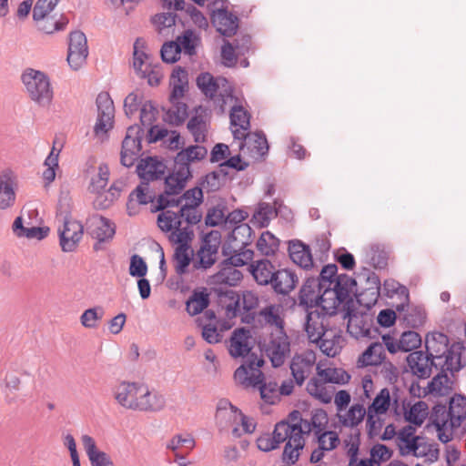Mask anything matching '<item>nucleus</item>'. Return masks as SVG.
I'll return each instance as SVG.
<instances>
[{
    "mask_svg": "<svg viewBox=\"0 0 466 466\" xmlns=\"http://www.w3.org/2000/svg\"><path fill=\"white\" fill-rule=\"evenodd\" d=\"M449 343L448 336L442 332L429 333L425 339L424 352L441 362V371L428 382V392L435 396L449 395L452 391V381L447 371L453 374L464 367L461 352L455 351L454 345L449 347Z\"/></svg>",
    "mask_w": 466,
    "mask_h": 466,
    "instance_id": "nucleus-1",
    "label": "nucleus"
},
{
    "mask_svg": "<svg viewBox=\"0 0 466 466\" xmlns=\"http://www.w3.org/2000/svg\"><path fill=\"white\" fill-rule=\"evenodd\" d=\"M56 219L63 225L62 228H58L60 247L64 252H73L82 239L84 227L79 221L72 219L66 198L59 199Z\"/></svg>",
    "mask_w": 466,
    "mask_h": 466,
    "instance_id": "nucleus-2",
    "label": "nucleus"
},
{
    "mask_svg": "<svg viewBox=\"0 0 466 466\" xmlns=\"http://www.w3.org/2000/svg\"><path fill=\"white\" fill-rule=\"evenodd\" d=\"M324 321L325 316L318 309L309 311L306 316L305 330L310 342L317 344L325 355L334 357L338 353L336 345L339 343L340 336L332 334L331 339H325L327 326Z\"/></svg>",
    "mask_w": 466,
    "mask_h": 466,
    "instance_id": "nucleus-3",
    "label": "nucleus"
},
{
    "mask_svg": "<svg viewBox=\"0 0 466 466\" xmlns=\"http://www.w3.org/2000/svg\"><path fill=\"white\" fill-rule=\"evenodd\" d=\"M30 98L40 106H47L53 99L49 77L39 70L26 69L21 76Z\"/></svg>",
    "mask_w": 466,
    "mask_h": 466,
    "instance_id": "nucleus-4",
    "label": "nucleus"
},
{
    "mask_svg": "<svg viewBox=\"0 0 466 466\" xmlns=\"http://www.w3.org/2000/svg\"><path fill=\"white\" fill-rule=\"evenodd\" d=\"M147 395V386L140 382L122 381L115 390L114 397L117 403L125 409L139 410L147 409L146 401L140 398Z\"/></svg>",
    "mask_w": 466,
    "mask_h": 466,
    "instance_id": "nucleus-5",
    "label": "nucleus"
},
{
    "mask_svg": "<svg viewBox=\"0 0 466 466\" xmlns=\"http://www.w3.org/2000/svg\"><path fill=\"white\" fill-rule=\"evenodd\" d=\"M263 350L268 357L273 368L281 367L290 354V341L285 330H275L270 333L268 341L264 343Z\"/></svg>",
    "mask_w": 466,
    "mask_h": 466,
    "instance_id": "nucleus-6",
    "label": "nucleus"
},
{
    "mask_svg": "<svg viewBox=\"0 0 466 466\" xmlns=\"http://www.w3.org/2000/svg\"><path fill=\"white\" fill-rule=\"evenodd\" d=\"M88 46L86 35L80 30L72 31L68 35L67 63L73 70H78L86 63Z\"/></svg>",
    "mask_w": 466,
    "mask_h": 466,
    "instance_id": "nucleus-7",
    "label": "nucleus"
},
{
    "mask_svg": "<svg viewBox=\"0 0 466 466\" xmlns=\"http://www.w3.org/2000/svg\"><path fill=\"white\" fill-rule=\"evenodd\" d=\"M407 366L411 374L420 380L431 377L432 368L441 370V362L435 361L423 350H414L406 357Z\"/></svg>",
    "mask_w": 466,
    "mask_h": 466,
    "instance_id": "nucleus-8",
    "label": "nucleus"
},
{
    "mask_svg": "<svg viewBox=\"0 0 466 466\" xmlns=\"http://www.w3.org/2000/svg\"><path fill=\"white\" fill-rule=\"evenodd\" d=\"M211 23L216 30L225 37H231L237 34L238 29V17L226 10L225 6L211 9Z\"/></svg>",
    "mask_w": 466,
    "mask_h": 466,
    "instance_id": "nucleus-9",
    "label": "nucleus"
},
{
    "mask_svg": "<svg viewBox=\"0 0 466 466\" xmlns=\"http://www.w3.org/2000/svg\"><path fill=\"white\" fill-rule=\"evenodd\" d=\"M97 120L94 127L96 135L106 133L113 127L115 107L108 93H100L96 97Z\"/></svg>",
    "mask_w": 466,
    "mask_h": 466,
    "instance_id": "nucleus-10",
    "label": "nucleus"
},
{
    "mask_svg": "<svg viewBox=\"0 0 466 466\" xmlns=\"http://www.w3.org/2000/svg\"><path fill=\"white\" fill-rule=\"evenodd\" d=\"M166 165L156 157H148L141 159L137 166V173L142 182L160 179L166 171Z\"/></svg>",
    "mask_w": 466,
    "mask_h": 466,
    "instance_id": "nucleus-11",
    "label": "nucleus"
},
{
    "mask_svg": "<svg viewBox=\"0 0 466 466\" xmlns=\"http://www.w3.org/2000/svg\"><path fill=\"white\" fill-rule=\"evenodd\" d=\"M217 295L218 303L226 309V316L233 319L240 312V296L227 286H219L212 289Z\"/></svg>",
    "mask_w": 466,
    "mask_h": 466,
    "instance_id": "nucleus-12",
    "label": "nucleus"
},
{
    "mask_svg": "<svg viewBox=\"0 0 466 466\" xmlns=\"http://www.w3.org/2000/svg\"><path fill=\"white\" fill-rule=\"evenodd\" d=\"M92 227L93 228L90 233L91 237L96 239L93 248L94 250L98 251L103 248L102 244L104 242L110 241L114 238L116 234V226L110 219L100 216L93 222Z\"/></svg>",
    "mask_w": 466,
    "mask_h": 466,
    "instance_id": "nucleus-13",
    "label": "nucleus"
},
{
    "mask_svg": "<svg viewBox=\"0 0 466 466\" xmlns=\"http://www.w3.org/2000/svg\"><path fill=\"white\" fill-rule=\"evenodd\" d=\"M244 143L241 144L240 149L247 147L248 152L253 158H260L268 154V144L265 134L262 131L248 133L243 135Z\"/></svg>",
    "mask_w": 466,
    "mask_h": 466,
    "instance_id": "nucleus-14",
    "label": "nucleus"
},
{
    "mask_svg": "<svg viewBox=\"0 0 466 466\" xmlns=\"http://www.w3.org/2000/svg\"><path fill=\"white\" fill-rule=\"evenodd\" d=\"M288 251L291 260L301 268L309 269L313 267L310 248L301 240H290L289 242Z\"/></svg>",
    "mask_w": 466,
    "mask_h": 466,
    "instance_id": "nucleus-15",
    "label": "nucleus"
},
{
    "mask_svg": "<svg viewBox=\"0 0 466 466\" xmlns=\"http://www.w3.org/2000/svg\"><path fill=\"white\" fill-rule=\"evenodd\" d=\"M157 196L153 190L149 189V184L147 182H142L138 185L128 196L127 202V209L129 216L136 214L135 209L136 203L138 205H147L148 203H154L157 201Z\"/></svg>",
    "mask_w": 466,
    "mask_h": 466,
    "instance_id": "nucleus-16",
    "label": "nucleus"
},
{
    "mask_svg": "<svg viewBox=\"0 0 466 466\" xmlns=\"http://www.w3.org/2000/svg\"><path fill=\"white\" fill-rule=\"evenodd\" d=\"M299 282L297 274L289 268L278 269L272 279L273 290L281 295H288L292 291Z\"/></svg>",
    "mask_w": 466,
    "mask_h": 466,
    "instance_id": "nucleus-17",
    "label": "nucleus"
},
{
    "mask_svg": "<svg viewBox=\"0 0 466 466\" xmlns=\"http://www.w3.org/2000/svg\"><path fill=\"white\" fill-rule=\"evenodd\" d=\"M251 338L250 330L241 327L236 329L230 337L229 353L234 358L245 357L248 355L251 347L248 345V339Z\"/></svg>",
    "mask_w": 466,
    "mask_h": 466,
    "instance_id": "nucleus-18",
    "label": "nucleus"
},
{
    "mask_svg": "<svg viewBox=\"0 0 466 466\" xmlns=\"http://www.w3.org/2000/svg\"><path fill=\"white\" fill-rule=\"evenodd\" d=\"M386 360L384 346L382 343L372 342L361 353L358 359L360 367L379 366Z\"/></svg>",
    "mask_w": 466,
    "mask_h": 466,
    "instance_id": "nucleus-19",
    "label": "nucleus"
},
{
    "mask_svg": "<svg viewBox=\"0 0 466 466\" xmlns=\"http://www.w3.org/2000/svg\"><path fill=\"white\" fill-rule=\"evenodd\" d=\"M329 290H332V286L326 285L325 288L322 289L321 292H318L316 296H314V299H310V309L314 307H321V311L319 310V313L325 316V320L327 319V316H331L337 312V309L339 306H337V301H335L334 295H326Z\"/></svg>",
    "mask_w": 466,
    "mask_h": 466,
    "instance_id": "nucleus-20",
    "label": "nucleus"
},
{
    "mask_svg": "<svg viewBox=\"0 0 466 466\" xmlns=\"http://www.w3.org/2000/svg\"><path fill=\"white\" fill-rule=\"evenodd\" d=\"M373 324V318L368 313L354 314L350 317L348 322V331L356 338H364L370 333V327Z\"/></svg>",
    "mask_w": 466,
    "mask_h": 466,
    "instance_id": "nucleus-21",
    "label": "nucleus"
},
{
    "mask_svg": "<svg viewBox=\"0 0 466 466\" xmlns=\"http://www.w3.org/2000/svg\"><path fill=\"white\" fill-rule=\"evenodd\" d=\"M249 268L250 273L257 283L263 286L271 285L275 272L278 270L267 258L258 260L256 264H251Z\"/></svg>",
    "mask_w": 466,
    "mask_h": 466,
    "instance_id": "nucleus-22",
    "label": "nucleus"
},
{
    "mask_svg": "<svg viewBox=\"0 0 466 466\" xmlns=\"http://www.w3.org/2000/svg\"><path fill=\"white\" fill-rule=\"evenodd\" d=\"M13 185L12 172L3 171L0 175V209H6L15 204V193Z\"/></svg>",
    "mask_w": 466,
    "mask_h": 466,
    "instance_id": "nucleus-23",
    "label": "nucleus"
},
{
    "mask_svg": "<svg viewBox=\"0 0 466 466\" xmlns=\"http://www.w3.org/2000/svg\"><path fill=\"white\" fill-rule=\"evenodd\" d=\"M402 407L405 421L415 427H420L423 424L428 415V405L425 401L419 400L411 406L410 403L406 405L403 401Z\"/></svg>",
    "mask_w": 466,
    "mask_h": 466,
    "instance_id": "nucleus-24",
    "label": "nucleus"
},
{
    "mask_svg": "<svg viewBox=\"0 0 466 466\" xmlns=\"http://www.w3.org/2000/svg\"><path fill=\"white\" fill-rule=\"evenodd\" d=\"M448 409L451 415V430L460 428L466 419V397L455 394L450 399Z\"/></svg>",
    "mask_w": 466,
    "mask_h": 466,
    "instance_id": "nucleus-25",
    "label": "nucleus"
},
{
    "mask_svg": "<svg viewBox=\"0 0 466 466\" xmlns=\"http://www.w3.org/2000/svg\"><path fill=\"white\" fill-rule=\"evenodd\" d=\"M210 303L206 289H195L186 301V310L190 316H196L206 309Z\"/></svg>",
    "mask_w": 466,
    "mask_h": 466,
    "instance_id": "nucleus-26",
    "label": "nucleus"
},
{
    "mask_svg": "<svg viewBox=\"0 0 466 466\" xmlns=\"http://www.w3.org/2000/svg\"><path fill=\"white\" fill-rule=\"evenodd\" d=\"M197 86L208 98H214L220 83H228L225 77L216 79L210 73H200L196 80Z\"/></svg>",
    "mask_w": 466,
    "mask_h": 466,
    "instance_id": "nucleus-27",
    "label": "nucleus"
},
{
    "mask_svg": "<svg viewBox=\"0 0 466 466\" xmlns=\"http://www.w3.org/2000/svg\"><path fill=\"white\" fill-rule=\"evenodd\" d=\"M220 269L213 275L214 283L234 287L242 279L243 274L238 268L225 265H219Z\"/></svg>",
    "mask_w": 466,
    "mask_h": 466,
    "instance_id": "nucleus-28",
    "label": "nucleus"
},
{
    "mask_svg": "<svg viewBox=\"0 0 466 466\" xmlns=\"http://www.w3.org/2000/svg\"><path fill=\"white\" fill-rule=\"evenodd\" d=\"M366 413L367 411L362 404L355 403L350 407L345 415L338 414L337 416L343 427L355 428L362 422Z\"/></svg>",
    "mask_w": 466,
    "mask_h": 466,
    "instance_id": "nucleus-29",
    "label": "nucleus"
},
{
    "mask_svg": "<svg viewBox=\"0 0 466 466\" xmlns=\"http://www.w3.org/2000/svg\"><path fill=\"white\" fill-rule=\"evenodd\" d=\"M187 176H178L172 170L164 179V191L160 195H179L190 180Z\"/></svg>",
    "mask_w": 466,
    "mask_h": 466,
    "instance_id": "nucleus-30",
    "label": "nucleus"
},
{
    "mask_svg": "<svg viewBox=\"0 0 466 466\" xmlns=\"http://www.w3.org/2000/svg\"><path fill=\"white\" fill-rule=\"evenodd\" d=\"M170 103L172 106L166 111L164 120L169 125L178 127L182 125L188 116L187 105L180 101Z\"/></svg>",
    "mask_w": 466,
    "mask_h": 466,
    "instance_id": "nucleus-31",
    "label": "nucleus"
},
{
    "mask_svg": "<svg viewBox=\"0 0 466 466\" xmlns=\"http://www.w3.org/2000/svg\"><path fill=\"white\" fill-rule=\"evenodd\" d=\"M258 316L262 318L266 324L275 326L277 328L276 330H285V321L280 317L279 306L269 304L260 309Z\"/></svg>",
    "mask_w": 466,
    "mask_h": 466,
    "instance_id": "nucleus-32",
    "label": "nucleus"
},
{
    "mask_svg": "<svg viewBox=\"0 0 466 466\" xmlns=\"http://www.w3.org/2000/svg\"><path fill=\"white\" fill-rule=\"evenodd\" d=\"M256 247L261 255L267 257L272 256L279 249V239L271 232L264 231L257 240Z\"/></svg>",
    "mask_w": 466,
    "mask_h": 466,
    "instance_id": "nucleus-33",
    "label": "nucleus"
},
{
    "mask_svg": "<svg viewBox=\"0 0 466 466\" xmlns=\"http://www.w3.org/2000/svg\"><path fill=\"white\" fill-rule=\"evenodd\" d=\"M315 289H319V279L314 277H306V280L299 293V305L305 307L307 313L309 310L310 299H314Z\"/></svg>",
    "mask_w": 466,
    "mask_h": 466,
    "instance_id": "nucleus-34",
    "label": "nucleus"
},
{
    "mask_svg": "<svg viewBox=\"0 0 466 466\" xmlns=\"http://www.w3.org/2000/svg\"><path fill=\"white\" fill-rule=\"evenodd\" d=\"M157 215V226L164 232H169L175 228H178L182 225V220L179 219V211L174 212L171 210H160Z\"/></svg>",
    "mask_w": 466,
    "mask_h": 466,
    "instance_id": "nucleus-35",
    "label": "nucleus"
},
{
    "mask_svg": "<svg viewBox=\"0 0 466 466\" xmlns=\"http://www.w3.org/2000/svg\"><path fill=\"white\" fill-rule=\"evenodd\" d=\"M318 375L323 378V382L344 385L350 380V375L342 369L333 368L319 370Z\"/></svg>",
    "mask_w": 466,
    "mask_h": 466,
    "instance_id": "nucleus-36",
    "label": "nucleus"
},
{
    "mask_svg": "<svg viewBox=\"0 0 466 466\" xmlns=\"http://www.w3.org/2000/svg\"><path fill=\"white\" fill-rule=\"evenodd\" d=\"M391 403V398L390 390L387 388H383L376 395L371 404L369 406L368 411L375 414H385Z\"/></svg>",
    "mask_w": 466,
    "mask_h": 466,
    "instance_id": "nucleus-37",
    "label": "nucleus"
},
{
    "mask_svg": "<svg viewBox=\"0 0 466 466\" xmlns=\"http://www.w3.org/2000/svg\"><path fill=\"white\" fill-rule=\"evenodd\" d=\"M68 22V19L62 15L58 20H55L54 16L46 15L45 18L39 19L36 23L40 31L50 35L56 31L64 30Z\"/></svg>",
    "mask_w": 466,
    "mask_h": 466,
    "instance_id": "nucleus-38",
    "label": "nucleus"
},
{
    "mask_svg": "<svg viewBox=\"0 0 466 466\" xmlns=\"http://www.w3.org/2000/svg\"><path fill=\"white\" fill-rule=\"evenodd\" d=\"M188 248L189 246H177L175 249V270L179 276H182L187 272V268L192 261V258L188 254Z\"/></svg>",
    "mask_w": 466,
    "mask_h": 466,
    "instance_id": "nucleus-39",
    "label": "nucleus"
},
{
    "mask_svg": "<svg viewBox=\"0 0 466 466\" xmlns=\"http://www.w3.org/2000/svg\"><path fill=\"white\" fill-rule=\"evenodd\" d=\"M175 167L174 171L177 172L178 176H187V177L192 178V171L190 167V164L192 163L190 155L187 151V147L181 149L177 152V156L174 158Z\"/></svg>",
    "mask_w": 466,
    "mask_h": 466,
    "instance_id": "nucleus-40",
    "label": "nucleus"
},
{
    "mask_svg": "<svg viewBox=\"0 0 466 466\" xmlns=\"http://www.w3.org/2000/svg\"><path fill=\"white\" fill-rule=\"evenodd\" d=\"M142 401H146L145 406H149L147 409H140L139 411L145 412H158L166 407V399L163 394L158 391H150L147 388V395L140 398Z\"/></svg>",
    "mask_w": 466,
    "mask_h": 466,
    "instance_id": "nucleus-41",
    "label": "nucleus"
},
{
    "mask_svg": "<svg viewBox=\"0 0 466 466\" xmlns=\"http://www.w3.org/2000/svg\"><path fill=\"white\" fill-rule=\"evenodd\" d=\"M357 278L359 281H365V286L363 289L371 290V292H376L377 296L380 295V280L379 276L371 271L370 268H362L361 270L358 273Z\"/></svg>",
    "mask_w": 466,
    "mask_h": 466,
    "instance_id": "nucleus-42",
    "label": "nucleus"
},
{
    "mask_svg": "<svg viewBox=\"0 0 466 466\" xmlns=\"http://www.w3.org/2000/svg\"><path fill=\"white\" fill-rule=\"evenodd\" d=\"M218 252H213L212 249L200 247L197 253L198 259L193 261L194 269H208L216 263V255Z\"/></svg>",
    "mask_w": 466,
    "mask_h": 466,
    "instance_id": "nucleus-43",
    "label": "nucleus"
},
{
    "mask_svg": "<svg viewBox=\"0 0 466 466\" xmlns=\"http://www.w3.org/2000/svg\"><path fill=\"white\" fill-rule=\"evenodd\" d=\"M230 124L235 127H239L243 130H247L250 127L249 113L243 108L240 105H235L230 111Z\"/></svg>",
    "mask_w": 466,
    "mask_h": 466,
    "instance_id": "nucleus-44",
    "label": "nucleus"
},
{
    "mask_svg": "<svg viewBox=\"0 0 466 466\" xmlns=\"http://www.w3.org/2000/svg\"><path fill=\"white\" fill-rule=\"evenodd\" d=\"M369 263L375 268H385L388 265V254L379 245H371L367 254Z\"/></svg>",
    "mask_w": 466,
    "mask_h": 466,
    "instance_id": "nucleus-45",
    "label": "nucleus"
},
{
    "mask_svg": "<svg viewBox=\"0 0 466 466\" xmlns=\"http://www.w3.org/2000/svg\"><path fill=\"white\" fill-rule=\"evenodd\" d=\"M430 419L433 425L443 423L449 425L451 429V415H450V410L446 404L437 403L434 405Z\"/></svg>",
    "mask_w": 466,
    "mask_h": 466,
    "instance_id": "nucleus-46",
    "label": "nucleus"
},
{
    "mask_svg": "<svg viewBox=\"0 0 466 466\" xmlns=\"http://www.w3.org/2000/svg\"><path fill=\"white\" fill-rule=\"evenodd\" d=\"M181 54L180 45L175 41H168L163 44L160 55L163 62L173 64L179 60Z\"/></svg>",
    "mask_w": 466,
    "mask_h": 466,
    "instance_id": "nucleus-47",
    "label": "nucleus"
},
{
    "mask_svg": "<svg viewBox=\"0 0 466 466\" xmlns=\"http://www.w3.org/2000/svg\"><path fill=\"white\" fill-rule=\"evenodd\" d=\"M400 351L409 352L414 351L421 344V338L420 334L413 330L404 331L400 339Z\"/></svg>",
    "mask_w": 466,
    "mask_h": 466,
    "instance_id": "nucleus-48",
    "label": "nucleus"
},
{
    "mask_svg": "<svg viewBox=\"0 0 466 466\" xmlns=\"http://www.w3.org/2000/svg\"><path fill=\"white\" fill-rule=\"evenodd\" d=\"M105 310L102 307H95L86 309L81 317L80 322L85 328L94 329L97 326V320L102 319Z\"/></svg>",
    "mask_w": 466,
    "mask_h": 466,
    "instance_id": "nucleus-49",
    "label": "nucleus"
},
{
    "mask_svg": "<svg viewBox=\"0 0 466 466\" xmlns=\"http://www.w3.org/2000/svg\"><path fill=\"white\" fill-rule=\"evenodd\" d=\"M252 235L253 229L248 224L242 223L234 228L230 234V238L245 248L251 243Z\"/></svg>",
    "mask_w": 466,
    "mask_h": 466,
    "instance_id": "nucleus-50",
    "label": "nucleus"
},
{
    "mask_svg": "<svg viewBox=\"0 0 466 466\" xmlns=\"http://www.w3.org/2000/svg\"><path fill=\"white\" fill-rule=\"evenodd\" d=\"M261 399L268 404L273 405L279 400V385L276 381L264 382L259 386Z\"/></svg>",
    "mask_w": 466,
    "mask_h": 466,
    "instance_id": "nucleus-51",
    "label": "nucleus"
},
{
    "mask_svg": "<svg viewBox=\"0 0 466 466\" xmlns=\"http://www.w3.org/2000/svg\"><path fill=\"white\" fill-rule=\"evenodd\" d=\"M198 37L190 29L185 30L184 33L177 37L175 42L180 45L181 50L184 49L185 53L192 56L196 54V41Z\"/></svg>",
    "mask_w": 466,
    "mask_h": 466,
    "instance_id": "nucleus-52",
    "label": "nucleus"
},
{
    "mask_svg": "<svg viewBox=\"0 0 466 466\" xmlns=\"http://www.w3.org/2000/svg\"><path fill=\"white\" fill-rule=\"evenodd\" d=\"M338 267L336 264H328L324 266L317 278L319 279V292H321L322 289L326 285L332 286L335 283L337 278Z\"/></svg>",
    "mask_w": 466,
    "mask_h": 466,
    "instance_id": "nucleus-53",
    "label": "nucleus"
},
{
    "mask_svg": "<svg viewBox=\"0 0 466 466\" xmlns=\"http://www.w3.org/2000/svg\"><path fill=\"white\" fill-rule=\"evenodd\" d=\"M60 0H37L33 9V19L38 22L55 9Z\"/></svg>",
    "mask_w": 466,
    "mask_h": 466,
    "instance_id": "nucleus-54",
    "label": "nucleus"
},
{
    "mask_svg": "<svg viewBox=\"0 0 466 466\" xmlns=\"http://www.w3.org/2000/svg\"><path fill=\"white\" fill-rule=\"evenodd\" d=\"M225 211L226 207L222 204L208 208L205 218V224L208 227H216L226 222Z\"/></svg>",
    "mask_w": 466,
    "mask_h": 466,
    "instance_id": "nucleus-55",
    "label": "nucleus"
},
{
    "mask_svg": "<svg viewBox=\"0 0 466 466\" xmlns=\"http://www.w3.org/2000/svg\"><path fill=\"white\" fill-rule=\"evenodd\" d=\"M108 179L109 168L107 165L101 164L98 167V174L91 179V192L99 193V191H102L107 185Z\"/></svg>",
    "mask_w": 466,
    "mask_h": 466,
    "instance_id": "nucleus-56",
    "label": "nucleus"
},
{
    "mask_svg": "<svg viewBox=\"0 0 466 466\" xmlns=\"http://www.w3.org/2000/svg\"><path fill=\"white\" fill-rule=\"evenodd\" d=\"M181 198L187 201L183 206H189L191 208L199 207L204 200L203 190L201 187L197 186L186 190L181 195Z\"/></svg>",
    "mask_w": 466,
    "mask_h": 466,
    "instance_id": "nucleus-57",
    "label": "nucleus"
},
{
    "mask_svg": "<svg viewBox=\"0 0 466 466\" xmlns=\"http://www.w3.org/2000/svg\"><path fill=\"white\" fill-rule=\"evenodd\" d=\"M172 195H158L157 198V204L151 207V212L156 213L160 210H166L170 207H180L182 206L183 199L181 196L177 198H170Z\"/></svg>",
    "mask_w": 466,
    "mask_h": 466,
    "instance_id": "nucleus-58",
    "label": "nucleus"
},
{
    "mask_svg": "<svg viewBox=\"0 0 466 466\" xmlns=\"http://www.w3.org/2000/svg\"><path fill=\"white\" fill-rule=\"evenodd\" d=\"M407 326L410 328H419L422 326L426 319L425 312L419 307L411 308L410 310L404 315L403 318Z\"/></svg>",
    "mask_w": 466,
    "mask_h": 466,
    "instance_id": "nucleus-59",
    "label": "nucleus"
},
{
    "mask_svg": "<svg viewBox=\"0 0 466 466\" xmlns=\"http://www.w3.org/2000/svg\"><path fill=\"white\" fill-rule=\"evenodd\" d=\"M147 265L146 261L137 254H134L130 258L129 274L132 277L142 278L147 275Z\"/></svg>",
    "mask_w": 466,
    "mask_h": 466,
    "instance_id": "nucleus-60",
    "label": "nucleus"
},
{
    "mask_svg": "<svg viewBox=\"0 0 466 466\" xmlns=\"http://www.w3.org/2000/svg\"><path fill=\"white\" fill-rule=\"evenodd\" d=\"M157 110L151 100H147L140 108V122L142 126L151 125L157 119Z\"/></svg>",
    "mask_w": 466,
    "mask_h": 466,
    "instance_id": "nucleus-61",
    "label": "nucleus"
},
{
    "mask_svg": "<svg viewBox=\"0 0 466 466\" xmlns=\"http://www.w3.org/2000/svg\"><path fill=\"white\" fill-rule=\"evenodd\" d=\"M392 455L393 451L385 444L377 443L370 450V456L378 466L381 461H389Z\"/></svg>",
    "mask_w": 466,
    "mask_h": 466,
    "instance_id": "nucleus-62",
    "label": "nucleus"
},
{
    "mask_svg": "<svg viewBox=\"0 0 466 466\" xmlns=\"http://www.w3.org/2000/svg\"><path fill=\"white\" fill-rule=\"evenodd\" d=\"M198 207L191 208L189 206H181L179 211V219L185 218V221L191 226L198 224L202 219V214L198 211Z\"/></svg>",
    "mask_w": 466,
    "mask_h": 466,
    "instance_id": "nucleus-63",
    "label": "nucleus"
},
{
    "mask_svg": "<svg viewBox=\"0 0 466 466\" xmlns=\"http://www.w3.org/2000/svg\"><path fill=\"white\" fill-rule=\"evenodd\" d=\"M335 260L346 270H352L356 262L354 256L348 252L344 248L337 249L334 252Z\"/></svg>",
    "mask_w": 466,
    "mask_h": 466,
    "instance_id": "nucleus-64",
    "label": "nucleus"
}]
</instances>
